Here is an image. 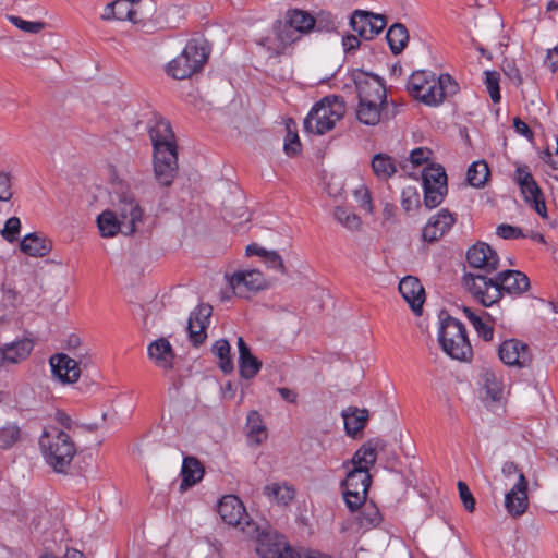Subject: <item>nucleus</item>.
Listing matches in <instances>:
<instances>
[{"instance_id": "nucleus-39", "label": "nucleus", "mask_w": 558, "mask_h": 558, "mask_svg": "<svg viewBox=\"0 0 558 558\" xmlns=\"http://www.w3.org/2000/svg\"><path fill=\"white\" fill-rule=\"evenodd\" d=\"M230 351V343L226 339L217 340L211 347V352L218 359V365L225 374L233 371Z\"/></svg>"}, {"instance_id": "nucleus-56", "label": "nucleus", "mask_w": 558, "mask_h": 558, "mask_svg": "<svg viewBox=\"0 0 558 558\" xmlns=\"http://www.w3.org/2000/svg\"><path fill=\"white\" fill-rule=\"evenodd\" d=\"M268 268L278 270L281 274L286 272V267L281 256L276 251H269L264 258Z\"/></svg>"}, {"instance_id": "nucleus-3", "label": "nucleus", "mask_w": 558, "mask_h": 558, "mask_svg": "<svg viewBox=\"0 0 558 558\" xmlns=\"http://www.w3.org/2000/svg\"><path fill=\"white\" fill-rule=\"evenodd\" d=\"M409 93L428 106H438L458 92V84L447 73L436 76L430 71H416L408 82Z\"/></svg>"}, {"instance_id": "nucleus-60", "label": "nucleus", "mask_w": 558, "mask_h": 558, "mask_svg": "<svg viewBox=\"0 0 558 558\" xmlns=\"http://www.w3.org/2000/svg\"><path fill=\"white\" fill-rule=\"evenodd\" d=\"M545 64L555 72L558 70V47H554L547 50Z\"/></svg>"}, {"instance_id": "nucleus-13", "label": "nucleus", "mask_w": 558, "mask_h": 558, "mask_svg": "<svg viewBox=\"0 0 558 558\" xmlns=\"http://www.w3.org/2000/svg\"><path fill=\"white\" fill-rule=\"evenodd\" d=\"M350 25L361 39L372 40L384 31L387 21L384 15L355 10L351 15Z\"/></svg>"}, {"instance_id": "nucleus-14", "label": "nucleus", "mask_w": 558, "mask_h": 558, "mask_svg": "<svg viewBox=\"0 0 558 558\" xmlns=\"http://www.w3.org/2000/svg\"><path fill=\"white\" fill-rule=\"evenodd\" d=\"M515 181L520 186L524 199L533 206L539 216L546 217V205L542 198L541 190L526 166L517 168Z\"/></svg>"}, {"instance_id": "nucleus-7", "label": "nucleus", "mask_w": 558, "mask_h": 558, "mask_svg": "<svg viewBox=\"0 0 558 558\" xmlns=\"http://www.w3.org/2000/svg\"><path fill=\"white\" fill-rule=\"evenodd\" d=\"M208 54L205 44L192 39L186 44L183 51L167 64L166 71L168 75L175 80L191 77L203 68Z\"/></svg>"}, {"instance_id": "nucleus-2", "label": "nucleus", "mask_w": 558, "mask_h": 558, "mask_svg": "<svg viewBox=\"0 0 558 558\" xmlns=\"http://www.w3.org/2000/svg\"><path fill=\"white\" fill-rule=\"evenodd\" d=\"M354 83L359 97L356 119L361 123L374 126L391 118L386 87L379 76L359 72L354 75Z\"/></svg>"}, {"instance_id": "nucleus-24", "label": "nucleus", "mask_w": 558, "mask_h": 558, "mask_svg": "<svg viewBox=\"0 0 558 558\" xmlns=\"http://www.w3.org/2000/svg\"><path fill=\"white\" fill-rule=\"evenodd\" d=\"M399 291L412 311L421 314L425 293L420 280L412 276L404 277L399 282Z\"/></svg>"}, {"instance_id": "nucleus-15", "label": "nucleus", "mask_w": 558, "mask_h": 558, "mask_svg": "<svg viewBox=\"0 0 558 558\" xmlns=\"http://www.w3.org/2000/svg\"><path fill=\"white\" fill-rule=\"evenodd\" d=\"M498 355L501 362L508 366L524 368L532 363L529 345L517 339L505 340L498 348Z\"/></svg>"}, {"instance_id": "nucleus-11", "label": "nucleus", "mask_w": 558, "mask_h": 558, "mask_svg": "<svg viewBox=\"0 0 558 558\" xmlns=\"http://www.w3.org/2000/svg\"><path fill=\"white\" fill-rule=\"evenodd\" d=\"M463 286L484 306H490L501 299L497 280L484 275L465 274Z\"/></svg>"}, {"instance_id": "nucleus-4", "label": "nucleus", "mask_w": 558, "mask_h": 558, "mask_svg": "<svg viewBox=\"0 0 558 558\" xmlns=\"http://www.w3.org/2000/svg\"><path fill=\"white\" fill-rule=\"evenodd\" d=\"M39 447L47 464L58 473L68 470L76 453L71 436L53 426L44 430L39 438Z\"/></svg>"}, {"instance_id": "nucleus-51", "label": "nucleus", "mask_w": 558, "mask_h": 558, "mask_svg": "<svg viewBox=\"0 0 558 558\" xmlns=\"http://www.w3.org/2000/svg\"><path fill=\"white\" fill-rule=\"evenodd\" d=\"M485 84L492 100L498 102L500 100L498 72L485 71Z\"/></svg>"}, {"instance_id": "nucleus-50", "label": "nucleus", "mask_w": 558, "mask_h": 558, "mask_svg": "<svg viewBox=\"0 0 558 558\" xmlns=\"http://www.w3.org/2000/svg\"><path fill=\"white\" fill-rule=\"evenodd\" d=\"M353 195L356 203L362 209H364L368 214H372L374 211L371 192L366 185L361 184L357 189L354 190Z\"/></svg>"}, {"instance_id": "nucleus-57", "label": "nucleus", "mask_w": 558, "mask_h": 558, "mask_svg": "<svg viewBox=\"0 0 558 558\" xmlns=\"http://www.w3.org/2000/svg\"><path fill=\"white\" fill-rule=\"evenodd\" d=\"M432 155V151L428 148H416L410 154V162L413 166H421L423 162L427 161Z\"/></svg>"}, {"instance_id": "nucleus-62", "label": "nucleus", "mask_w": 558, "mask_h": 558, "mask_svg": "<svg viewBox=\"0 0 558 558\" xmlns=\"http://www.w3.org/2000/svg\"><path fill=\"white\" fill-rule=\"evenodd\" d=\"M513 126L519 134H521L527 138H531L533 136V133L530 130L529 125L521 119L514 118Z\"/></svg>"}, {"instance_id": "nucleus-49", "label": "nucleus", "mask_w": 558, "mask_h": 558, "mask_svg": "<svg viewBox=\"0 0 558 558\" xmlns=\"http://www.w3.org/2000/svg\"><path fill=\"white\" fill-rule=\"evenodd\" d=\"M9 20L19 29L29 34H38L45 28V23L40 21H26L13 15L9 16Z\"/></svg>"}, {"instance_id": "nucleus-12", "label": "nucleus", "mask_w": 558, "mask_h": 558, "mask_svg": "<svg viewBox=\"0 0 558 558\" xmlns=\"http://www.w3.org/2000/svg\"><path fill=\"white\" fill-rule=\"evenodd\" d=\"M229 287L236 296L248 298L267 288V280L258 269H243L226 276Z\"/></svg>"}, {"instance_id": "nucleus-30", "label": "nucleus", "mask_w": 558, "mask_h": 558, "mask_svg": "<svg viewBox=\"0 0 558 558\" xmlns=\"http://www.w3.org/2000/svg\"><path fill=\"white\" fill-rule=\"evenodd\" d=\"M342 417L347 434L355 436L364 428L368 420V411L356 407H348L342 411Z\"/></svg>"}, {"instance_id": "nucleus-40", "label": "nucleus", "mask_w": 558, "mask_h": 558, "mask_svg": "<svg viewBox=\"0 0 558 558\" xmlns=\"http://www.w3.org/2000/svg\"><path fill=\"white\" fill-rule=\"evenodd\" d=\"M489 168L484 160L474 161L468 169L466 180L473 187H483L489 178Z\"/></svg>"}, {"instance_id": "nucleus-22", "label": "nucleus", "mask_w": 558, "mask_h": 558, "mask_svg": "<svg viewBox=\"0 0 558 558\" xmlns=\"http://www.w3.org/2000/svg\"><path fill=\"white\" fill-rule=\"evenodd\" d=\"M213 308L208 304L198 305L189 317L187 331L190 340L195 344H202L206 339V328L210 323Z\"/></svg>"}, {"instance_id": "nucleus-47", "label": "nucleus", "mask_w": 558, "mask_h": 558, "mask_svg": "<svg viewBox=\"0 0 558 558\" xmlns=\"http://www.w3.org/2000/svg\"><path fill=\"white\" fill-rule=\"evenodd\" d=\"M284 151L288 156H294L301 151V142L295 132V124L287 123V135L284 138Z\"/></svg>"}, {"instance_id": "nucleus-59", "label": "nucleus", "mask_w": 558, "mask_h": 558, "mask_svg": "<svg viewBox=\"0 0 558 558\" xmlns=\"http://www.w3.org/2000/svg\"><path fill=\"white\" fill-rule=\"evenodd\" d=\"M501 473L506 478L517 477V481L519 480V475L523 474V472L519 470L518 465L510 461L502 464Z\"/></svg>"}, {"instance_id": "nucleus-9", "label": "nucleus", "mask_w": 558, "mask_h": 558, "mask_svg": "<svg viewBox=\"0 0 558 558\" xmlns=\"http://www.w3.org/2000/svg\"><path fill=\"white\" fill-rule=\"evenodd\" d=\"M53 375L63 384L76 383L81 376L82 367L92 363L88 352H76L74 357L64 353L52 355L49 360Z\"/></svg>"}, {"instance_id": "nucleus-17", "label": "nucleus", "mask_w": 558, "mask_h": 558, "mask_svg": "<svg viewBox=\"0 0 558 558\" xmlns=\"http://www.w3.org/2000/svg\"><path fill=\"white\" fill-rule=\"evenodd\" d=\"M178 171L177 149L154 151V174L162 186L171 185Z\"/></svg>"}, {"instance_id": "nucleus-21", "label": "nucleus", "mask_w": 558, "mask_h": 558, "mask_svg": "<svg viewBox=\"0 0 558 558\" xmlns=\"http://www.w3.org/2000/svg\"><path fill=\"white\" fill-rule=\"evenodd\" d=\"M456 223L454 215L446 208L440 209L429 217L423 228V240L435 242L441 239Z\"/></svg>"}, {"instance_id": "nucleus-52", "label": "nucleus", "mask_w": 558, "mask_h": 558, "mask_svg": "<svg viewBox=\"0 0 558 558\" xmlns=\"http://www.w3.org/2000/svg\"><path fill=\"white\" fill-rule=\"evenodd\" d=\"M21 231V220L17 217L9 218L3 229L1 230V235L4 240L12 243L17 240V235Z\"/></svg>"}, {"instance_id": "nucleus-61", "label": "nucleus", "mask_w": 558, "mask_h": 558, "mask_svg": "<svg viewBox=\"0 0 558 558\" xmlns=\"http://www.w3.org/2000/svg\"><path fill=\"white\" fill-rule=\"evenodd\" d=\"M359 35H348L342 38V46L345 50V52L354 51L356 48H359L361 41H360Z\"/></svg>"}, {"instance_id": "nucleus-20", "label": "nucleus", "mask_w": 558, "mask_h": 558, "mask_svg": "<svg viewBox=\"0 0 558 558\" xmlns=\"http://www.w3.org/2000/svg\"><path fill=\"white\" fill-rule=\"evenodd\" d=\"M292 549L286 538L276 533L265 532L257 538L256 551L260 558H288Z\"/></svg>"}, {"instance_id": "nucleus-10", "label": "nucleus", "mask_w": 558, "mask_h": 558, "mask_svg": "<svg viewBox=\"0 0 558 558\" xmlns=\"http://www.w3.org/2000/svg\"><path fill=\"white\" fill-rule=\"evenodd\" d=\"M371 486L367 470L351 469L342 481L343 498L350 511H355L365 502Z\"/></svg>"}, {"instance_id": "nucleus-23", "label": "nucleus", "mask_w": 558, "mask_h": 558, "mask_svg": "<svg viewBox=\"0 0 558 558\" xmlns=\"http://www.w3.org/2000/svg\"><path fill=\"white\" fill-rule=\"evenodd\" d=\"M497 286L501 294L507 292L513 295H521L530 289V279L519 270H505L496 277Z\"/></svg>"}, {"instance_id": "nucleus-54", "label": "nucleus", "mask_w": 558, "mask_h": 558, "mask_svg": "<svg viewBox=\"0 0 558 558\" xmlns=\"http://www.w3.org/2000/svg\"><path fill=\"white\" fill-rule=\"evenodd\" d=\"M458 490H459L460 499L464 505V508L469 512H473L475 509V499H474L471 490L469 489V486L464 482L459 481L458 482Z\"/></svg>"}, {"instance_id": "nucleus-64", "label": "nucleus", "mask_w": 558, "mask_h": 558, "mask_svg": "<svg viewBox=\"0 0 558 558\" xmlns=\"http://www.w3.org/2000/svg\"><path fill=\"white\" fill-rule=\"evenodd\" d=\"M268 252L269 251H267L266 248L259 246L256 243H253V244H250V245L246 246V255L247 256L256 255V256H259V257H262L264 259Z\"/></svg>"}, {"instance_id": "nucleus-43", "label": "nucleus", "mask_w": 558, "mask_h": 558, "mask_svg": "<svg viewBox=\"0 0 558 558\" xmlns=\"http://www.w3.org/2000/svg\"><path fill=\"white\" fill-rule=\"evenodd\" d=\"M424 187V205L428 209H433L440 205L448 193V186L444 185H423Z\"/></svg>"}, {"instance_id": "nucleus-19", "label": "nucleus", "mask_w": 558, "mask_h": 558, "mask_svg": "<svg viewBox=\"0 0 558 558\" xmlns=\"http://www.w3.org/2000/svg\"><path fill=\"white\" fill-rule=\"evenodd\" d=\"M527 487L525 475L520 474L513 487L506 493L504 505L511 517H521L526 511L529 507Z\"/></svg>"}, {"instance_id": "nucleus-18", "label": "nucleus", "mask_w": 558, "mask_h": 558, "mask_svg": "<svg viewBox=\"0 0 558 558\" xmlns=\"http://www.w3.org/2000/svg\"><path fill=\"white\" fill-rule=\"evenodd\" d=\"M466 259L472 268L483 270L487 274L497 270L499 257L494 248L485 242H477L466 252Z\"/></svg>"}, {"instance_id": "nucleus-34", "label": "nucleus", "mask_w": 558, "mask_h": 558, "mask_svg": "<svg viewBox=\"0 0 558 558\" xmlns=\"http://www.w3.org/2000/svg\"><path fill=\"white\" fill-rule=\"evenodd\" d=\"M371 165L374 174L381 181H387L397 172L395 159L387 154H376Z\"/></svg>"}, {"instance_id": "nucleus-31", "label": "nucleus", "mask_w": 558, "mask_h": 558, "mask_svg": "<svg viewBox=\"0 0 558 558\" xmlns=\"http://www.w3.org/2000/svg\"><path fill=\"white\" fill-rule=\"evenodd\" d=\"M245 430L248 440L254 445H260L267 439L268 433L266 425L262 415L255 410L247 413Z\"/></svg>"}, {"instance_id": "nucleus-27", "label": "nucleus", "mask_w": 558, "mask_h": 558, "mask_svg": "<svg viewBox=\"0 0 558 558\" xmlns=\"http://www.w3.org/2000/svg\"><path fill=\"white\" fill-rule=\"evenodd\" d=\"M33 341L31 339H22L16 342L0 348V365L4 362L12 364L24 361L33 350Z\"/></svg>"}, {"instance_id": "nucleus-1", "label": "nucleus", "mask_w": 558, "mask_h": 558, "mask_svg": "<svg viewBox=\"0 0 558 558\" xmlns=\"http://www.w3.org/2000/svg\"><path fill=\"white\" fill-rule=\"evenodd\" d=\"M111 185L120 219H118L113 211L104 210L97 217L99 233L102 238H113L119 232L125 235L133 234L143 222V209L140 207L130 186L122 179L112 174Z\"/></svg>"}, {"instance_id": "nucleus-28", "label": "nucleus", "mask_w": 558, "mask_h": 558, "mask_svg": "<svg viewBox=\"0 0 558 558\" xmlns=\"http://www.w3.org/2000/svg\"><path fill=\"white\" fill-rule=\"evenodd\" d=\"M20 250L28 256L43 257L51 251V242L38 233H29L21 240Z\"/></svg>"}, {"instance_id": "nucleus-38", "label": "nucleus", "mask_w": 558, "mask_h": 558, "mask_svg": "<svg viewBox=\"0 0 558 558\" xmlns=\"http://www.w3.org/2000/svg\"><path fill=\"white\" fill-rule=\"evenodd\" d=\"M23 430L16 422H7L0 427V449L8 450L22 440Z\"/></svg>"}, {"instance_id": "nucleus-16", "label": "nucleus", "mask_w": 558, "mask_h": 558, "mask_svg": "<svg viewBox=\"0 0 558 558\" xmlns=\"http://www.w3.org/2000/svg\"><path fill=\"white\" fill-rule=\"evenodd\" d=\"M147 129L154 151H157V149H177L172 128L169 121L161 116L154 113L148 121Z\"/></svg>"}, {"instance_id": "nucleus-58", "label": "nucleus", "mask_w": 558, "mask_h": 558, "mask_svg": "<svg viewBox=\"0 0 558 558\" xmlns=\"http://www.w3.org/2000/svg\"><path fill=\"white\" fill-rule=\"evenodd\" d=\"M12 197L11 181L9 174L0 172V201L7 202Z\"/></svg>"}, {"instance_id": "nucleus-5", "label": "nucleus", "mask_w": 558, "mask_h": 558, "mask_svg": "<svg viewBox=\"0 0 558 558\" xmlns=\"http://www.w3.org/2000/svg\"><path fill=\"white\" fill-rule=\"evenodd\" d=\"M345 114V104L341 97L327 96L317 102L304 120V128L313 134H325L332 130Z\"/></svg>"}, {"instance_id": "nucleus-33", "label": "nucleus", "mask_w": 558, "mask_h": 558, "mask_svg": "<svg viewBox=\"0 0 558 558\" xmlns=\"http://www.w3.org/2000/svg\"><path fill=\"white\" fill-rule=\"evenodd\" d=\"M286 22L303 36L314 28L316 20L306 11L293 9L287 12Z\"/></svg>"}, {"instance_id": "nucleus-44", "label": "nucleus", "mask_w": 558, "mask_h": 558, "mask_svg": "<svg viewBox=\"0 0 558 558\" xmlns=\"http://www.w3.org/2000/svg\"><path fill=\"white\" fill-rule=\"evenodd\" d=\"M239 368L241 376L250 379L257 375L262 368V363L250 351L247 355L239 356Z\"/></svg>"}, {"instance_id": "nucleus-37", "label": "nucleus", "mask_w": 558, "mask_h": 558, "mask_svg": "<svg viewBox=\"0 0 558 558\" xmlns=\"http://www.w3.org/2000/svg\"><path fill=\"white\" fill-rule=\"evenodd\" d=\"M387 43L390 47V50L393 54H399L403 51L405 48L408 40H409V34L408 29L403 24L396 23L392 26L389 27L387 35H386Z\"/></svg>"}, {"instance_id": "nucleus-25", "label": "nucleus", "mask_w": 558, "mask_h": 558, "mask_svg": "<svg viewBox=\"0 0 558 558\" xmlns=\"http://www.w3.org/2000/svg\"><path fill=\"white\" fill-rule=\"evenodd\" d=\"M147 354L157 367L166 372L173 367L175 354L171 343L166 338L153 341L147 348Z\"/></svg>"}, {"instance_id": "nucleus-42", "label": "nucleus", "mask_w": 558, "mask_h": 558, "mask_svg": "<svg viewBox=\"0 0 558 558\" xmlns=\"http://www.w3.org/2000/svg\"><path fill=\"white\" fill-rule=\"evenodd\" d=\"M301 38L302 35L299 34L293 27H290V24L284 21L278 26L276 32V39L278 40V45L276 47L277 52H283L288 46Z\"/></svg>"}, {"instance_id": "nucleus-55", "label": "nucleus", "mask_w": 558, "mask_h": 558, "mask_svg": "<svg viewBox=\"0 0 558 558\" xmlns=\"http://www.w3.org/2000/svg\"><path fill=\"white\" fill-rule=\"evenodd\" d=\"M496 234L505 240L523 236L522 230L520 228L507 223L499 225L496 229Z\"/></svg>"}, {"instance_id": "nucleus-41", "label": "nucleus", "mask_w": 558, "mask_h": 558, "mask_svg": "<svg viewBox=\"0 0 558 558\" xmlns=\"http://www.w3.org/2000/svg\"><path fill=\"white\" fill-rule=\"evenodd\" d=\"M362 510L357 517L360 526L364 530H371L378 526L383 520L379 509L372 502L363 504Z\"/></svg>"}, {"instance_id": "nucleus-29", "label": "nucleus", "mask_w": 558, "mask_h": 558, "mask_svg": "<svg viewBox=\"0 0 558 558\" xmlns=\"http://www.w3.org/2000/svg\"><path fill=\"white\" fill-rule=\"evenodd\" d=\"M180 489L184 492L203 478L204 468L196 458L185 457L182 463Z\"/></svg>"}, {"instance_id": "nucleus-46", "label": "nucleus", "mask_w": 558, "mask_h": 558, "mask_svg": "<svg viewBox=\"0 0 558 558\" xmlns=\"http://www.w3.org/2000/svg\"><path fill=\"white\" fill-rule=\"evenodd\" d=\"M333 216L339 223L351 231L359 230L361 227V218L344 207H337Z\"/></svg>"}, {"instance_id": "nucleus-36", "label": "nucleus", "mask_w": 558, "mask_h": 558, "mask_svg": "<svg viewBox=\"0 0 558 558\" xmlns=\"http://www.w3.org/2000/svg\"><path fill=\"white\" fill-rule=\"evenodd\" d=\"M264 494L278 505H289L295 495L293 487L286 483H271L264 487Z\"/></svg>"}, {"instance_id": "nucleus-63", "label": "nucleus", "mask_w": 558, "mask_h": 558, "mask_svg": "<svg viewBox=\"0 0 558 558\" xmlns=\"http://www.w3.org/2000/svg\"><path fill=\"white\" fill-rule=\"evenodd\" d=\"M288 558H325V557L317 551L292 549L291 554H288Z\"/></svg>"}, {"instance_id": "nucleus-45", "label": "nucleus", "mask_w": 558, "mask_h": 558, "mask_svg": "<svg viewBox=\"0 0 558 558\" xmlns=\"http://www.w3.org/2000/svg\"><path fill=\"white\" fill-rule=\"evenodd\" d=\"M423 185H447V174L440 165L437 166H430L424 169L423 171Z\"/></svg>"}, {"instance_id": "nucleus-35", "label": "nucleus", "mask_w": 558, "mask_h": 558, "mask_svg": "<svg viewBox=\"0 0 558 558\" xmlns=\"http://www.w3.org/2000/svg\"><path fill=\"white\" fill-rule=\"evenodd\" d=\"M377 441H368L367 444L363 445L352 457V469H362L369 472V468L374 465L377 460Z\"/></svg>"}, {"instance_id": "nucleus-6", "label": "nucleus", "mask_w": 558, "mask_h": 558, "mask_svg": "<svg viewBox=\"0 0 558 558\" xmlns=\"http://www.w3.org/2000/svg\"><path fill=\"white\" fill-rule=\"evenodd\" d=\"M438 341L444 352L451 359L468 361L472 356V347L465 327L454 317L447 315L441 319Z\"/></svg>"}, {"instance_id": "nucleus-26", "label": "nucleus", "mask_w": 558, "mask_h": 558, "mask_svg": "<svg viewBox=\"0 0 558 558\" xmlns=\"http://www.w3.org/2000/svg\"><path fill=\"white\" fill-rule=\"evenodd\" d=\"M218 512L223 522L233 526L241 524L247 517L242 501L233 495L222 497L218 506Z\"/></svg>"}, {"instance_id": "nucleus-53", "label": "nucleus", "mask_w": 558, "mask_h": 558, "mask_svg": "<svg viewBox=\"0 0 558 558\" xmlns=\"http://www.w3.org/2000/svg\"><path fill=\"white\" fill-rule=\"evenodd\" d=\"M472 326L483 340L490 341L493 339V327L487 322H484L482 317H472Z\"/></svg>"}, {"instance_id": "nucleus-48", "label": "nucleus", "mask_w": 558, "mask_h": 558, "mask_svg": "<svg viewBox=\"0 0 558 558\" xmlns=\"http://www.w3.org/2000/svg\"><path fill=\"white\" fill-rule=\"evenodd\" d=\"M401 206L409 213L420 206V194L414 186H405L401 192Z\"/></svg>"}, {"instance_id": "nucleus-8", "label": "nucleus", "mask_w": 558, "mask_h": 558, "mask_svg": "<svg viewBox=\"0 0 558 558\" xmlns=\"http://www.w3.org/2000/svg\"><path fill=\"white\" fill-rule=\"evenodd\" d=\"M156 4L151 0H114L101 13L104 21H130L134 24L151 20Z\"/></svg>"}, {"instance_id": "nucleus-32", "label": "nucleus", "mask_w": 558, "mask_h": 558, "mask_svg": "<svg viewBox=\"0 0 558 558\" xmlns=\"http://www.w3.org/2000/svg\"><path fill=\"white\" fill-rule=\"evenodd\" d=\"M480 380L486 396L493 401H499L504 393L501 377L493 369L485 368L480 374Z\"/></svg>"}]
</instances>
